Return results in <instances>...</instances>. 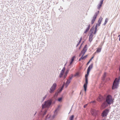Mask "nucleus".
I'll list each match as a JSON object with an SVG mask.
<instances>
[{
	"label": "nucleus",
	"instance_id": "1",
	"mask_svg": "<svg viewBox=\"0 0 120 120\" xmlns=\"http://www.w3.org/2000/svg\"><path fill=\"white\" fill-rule=\"evenodd\" d=\"M56 100L51 101H46L44 102L41 105L42 108L41 110L38 114L39 120H50L51 116L49 114L46 116L45 118H43L44 116L46 114L48 108L51 105L52 102L55 104Z\"/></svg>",
	"mask_w": 120,
	"mask_h": 120
},
{
	"label": "nucleus",
	"instance_id": "2",
	"mask_svg": "<svg viewBox=\"0 0 120 120\" xmlns=\"http://www.w3.org/2000/svg\"><path fill=\"white\" fill-rule=\"evenodd\" d=\"M114 99L110 94H108L104 98H103L100 101L101 103V107L102 109L106 108L108 106L113 104Z\"/></svg>",
	"mask_w": 120,
	"mask_h": 120
},
{
	"label": "nucleus",
	"instance_id": "3",
	"mask_svg": "<svg viewBox=\"0 0 120 120\" xmlns=\"http://www.w3.org/2000/svg\"><path fill=\"white\" fill-rule=\"evenodd\" d=\"M120 80V75L118 78H116L114 81L112 86V89L113 90L117 89L119 84Z\"/></svg>",
	"mask_w": 120,
	"mask_h": 120
},
{
	"label": "nucleus",
	"instance_id": "4",
	"mask_svg": "<svg viewBox=\"0 0 120 120\" xmlns=\"http://www.w3.org/2000/svg\"><path fill=\"white\" fill-rule=\"evenodd\" d=\"M73 76V74H71L70 76L69 77V79H67L66 82V84L65 85V87L66 88L70 83L71 82V80L72 79Z\"/></svg>",
	"mask_w": 120,
	"mask_h": 120
},
{
	"label": "nucleus",
	"instance_id": "5",
	"mask_svg": "<svg viewBox=\"0 0 120 120\" xmlns=\"http://www.w3.org/2000/svg\"><path fill=\"white\" fill-rule=\"evenodd\" d=\"M99 12V11H98L97 12H96L94 15L93 19L91 20V23L92 24H93L95 22Z\"/></svg>",
	"mask_w": 120,
	"mask_h": 120
},
{
	"label": "nucleus",
	"instance_id": "6",
	"mask_svg": "<svg viewBox=\"0 0 120 120\" xmlns=\"http://www.w3.org/2000/svg\"><path fill=\"white\" fill-rule=\"evenodd\" d=\"M109 110L106 109L103 110L101 113V116L102 117H106L108 113L109 112Z\"/></svg>",
	"mask_w": 120,
	"mask_h": 120
},
{
	"label": "nucleus",
	"instance_id": "7",
	"mask_svg": "<svg viewBox=\"0 0 120 120\" xmlns=\"http://www.w3.org/2000/svg\"><path fill=\"white\" fill-rule=\"evenodd\" d=\"M57 85L55 83H53L51 87L50 88L49 92L50 93H52L56 89Z\"/></svg>",
	"mask_w": 120,
	"mask_h": 120
},
{
	"label": "nucleus",
	"instance_id": "8",
	"mask_svg": "<svg viewBox=\"0 0 120 120\" xmlns=\"http://www.w3.org/2000/svg\"><path fill=\"white\" fill-rule=\"evenodd\" d=\"M87 45H86L83 47V49L81 52V53H82V56H84L85 53L87 51Z\"/></svg>",
	"mask_w": 120,
	"mask_h": 120
},
{
	"label": "nucleus",
	"instance_id": "9",
	"mask_svg": "<svg viewBox=\"0 0 120 120\" xmlns=\"http://www.w3.org/2000/svg\"><path fill=\"white\" fill-rule=\"evenodd\" d=\"M70 70V68H68V69L65 72L62 76L63 78V79H65L67 77L68 74V73L69 71Z\"/></svg>",
	"mask_w": 120,
	"mask_h": 120
},
{
	"label": "nucleus",
	"instance_id": "10",
	"mask_svg": "<svg viewBox=\"0 0 120 120\" xmlns=\"http://www.w3.org/2000/svg\"><path fill=\"white\" fill-rule=\"evenodd\" d=\"M65 67H64L63 68V69L61 70V72L60 74V75H59V77L60 78H62V76L64 74V72L65 70Z\"/></svg>",
	"mask_w": 120,
	"mask_h": 120
},
{
	"label": "nucleus",
	"instance_id": "11",
	"mask_svg": "<svg viewBox=\"0 0 120 120\" xmlns=\"http://www.w3.org/2000/svg\"><path fill=\"white\" fill-rule=\"evenodd\" d=\"M93 67V64H90L89 66L88 67L87 71V72H90L91 69Z\"/></svg>",
	"mask_w": 120,
	"mask_h": 120
},
{
	"label": "nucleus",
	"instance_id": "12",
	"mask_svg": "<svg viewBox=\"0 0 120 120\" xmlns=\"http://www.w3.org/2000/svg\"><path fill=\"white\" fill-rule=\"evenodd\" d=\"M93 34H92V33H90L89 37V41L91 42L93 40Z\"/></svg>",
	"mask_w": 120,
	"mask_h": 120
},
{
	"label": "nucleus",
	"instance_id": "13",
	"mask_svg": "<svg viewBox=\"0 0 120 120\" xmlns=\"http://www.w3.org/2000/svg\"><path fill=\"white\" fill-rule=\"evenodd\" d=\"M90 24H89L88 25V27H87L85 30L84 31V33L85 34L87 32L90 30Z\"/></svg>",
	"mask_w": 120,
	"mask_h": 120
},
{
	"label": "nucleus",
	"instance_id": "14",
	"mask_svg": "<svg viewBox=\"0 0 120 120\" xmlns=\"http://www.w3.org/2000/svg\"><path fill=\"white\" fill-rule=\"evenodd\" d=\"M60 105H58L57 107L55 109L54 112L55 113H57L58 112L59 110L60 109Z\"/></svg>",
	"mask_w": 120,
	"mask_h": 120
},
{
	"label": "nucleus",
	"instance_id": "15",
	"mask_svg": "<svg viewBox=\"0 0 120 120\" xmlns=\"http://www.w3.org/2000/svg\"><path fill=\"white\" fill-rule=\"evenodd\" d=\"M94 25L90 29L89 32H91V33H92V34H93V32L94 31Z\"/></svg>",
	"mask_w": 120,
	"mask_h": 120
},
{
	"label": "nucleus",
	"instance_id": "16",
	"mask_svg": "<svg viewBox=\"0 0 120 120\" xmlns=\"http://www.w3.org/2000/svg\"><path fill=\"white\" fill-rule=\"evenodd\" d=\"M82 37H81L80 38V39L79 41V42L76 45V47H77L79 45V44H80L81 40H82Z\"/></svg>",
	"mask_w": 120,
	"mask_h": 120
},
{
	"label": "nucleus",
	"instance_id": "17",
	"mask_svg": "<svg viewBox=\"0 0 120 120\" xmlns=\"http://www.w3.org/2000/svg\"><path fill=\"white\" fill-rule=\"evenodd\" d=\"M75 58V56H73L71 59L70 60V63H72L73 61H74V59Z\"/></svg>",
	"mask_w": 120,
	"mask_h": 120
},
{
	"label": "nucleus",
	"instance_id": "18",
	"mask_svg": "<svg viewBox=\"0 0 120 120\" xmlns=\"http://www.w3.org/2000/svg\"><path fill=\"white\" fill-rule=\"evenodd\" d=\"M85 83H84L83 85L87 86V85L88 83V78H85Z\"/></svg>",
	"mask_w": 120,
	"mask_h": 120
},
{
	"label": "nucleus",
	"instance_id": "19",
	"mask_svg": "<svg viewBox=\"0 0 120 120\" xmlns=\"http://www.w3.org/2000/svg\"><path fill=\"white\" fill-rule=\"evenodd\" d=\"M101 47L97 48V50L96 51V52H97V53H98L100 52L101 51Z\"/></svg>",
	"mask_w": 120,
	"mask_h": 120
},
{
	"label": "nucleus",
	"instance_id": "20",
	"mask_svg": "<svg viewBox=\"0 0 120 120\" xmlns=\"http://www.w3.org/2000/svg\"><path fill=\"white\" fill-rule=\"evenodd\" d=\"M108 19L106 18L105 19L104 23L102 25H104V26L105 25H106V23H107V22H108Z\"/></svg>",
	"mask_w": 120,
	"mask_h": 120
},
{
	"label": "nucleus",
	"instance_id": "21",
	"mask_svg": "<svg viewBox=\"0 0 120 120\" xmlns=\"http://www.w3.org/2000/svg\"><path fill=\"white\" fill-rule=\"evenodd\" d=\"M94 56H92L91 57V58L89 60V61L87 62L86 64L87 65H88L90 63V62L94 58Z\"/></svg>",
	"mask_w": 120,
	"mask_h": 120
},
{
	"label": "nucleus",
	"instance_id": "22",
	"mask_svg": "<svg viewBox=\"0 0 120 120\" xmlns=\"http://www.w3.org/2000/svg\"><path fill=\"white\" fill-rule=\"evenodd\" d=\"M80 76V72H77L75 75V76H77L78 77H79Z\"/></svg>",
	"mask_w": 120,
	"mask_h": 120
},
{
	"label": "nucleus",
	"instance_id": "23",
	"mask_svg": "<svg viewBox=\"0 0 120 120\" xmlns=\"http://www.w3.org/2000/svg\"><path fill=\"white\" fill-rule=\"evenodd\" d=\"M63 96H62L61 97H60V98H59L58 99V101L60 102H61L63 99Z\"/></svg>",
	"mask_w": 120,
	"mask_h": 120
},
{
	"label": "nucleus",
	"instance_id": "24",
	"mask_svg": "<svg viewBox=\"0 0 120 120\" xmlns=\"http://www.w3.org/2000/svg\"><path fill=\"white\" fill-rule=\"evenodd\" d=\"M74 118V115H72L70 116L69 117V120H73Z\"/></svg>",
	"mask_w": 120,
	"mask_h": 120
},
{
	"label": "nucleus",
	"instance_id": "25",
	"mask_svg": "<svg viewBox=\"0 0 120 120\" xmlns=\"http://www.w3.org/2000/svg\"><path fill=\"white\" fill-rule=\"evenodd\" d=\"M102 19V18H101L100 17L99 19L98 20V23H101Z\"/></svg>",
	"mask_w": 120,
	"mask_h": 120
},
{
	"label": "nucleus",
	"instance_id": "26",
	"mask_svg": "<svg viewBox=\"0 0 120 120\" xmlns=\"http://www.w3.org/2000/svg\"><path fill=\"white\" fill-rule=\"evenodd\" d=\"M84 41H83L82 42V43L80 44V46L79 47V50H80L81 48L82 47V45L83 44V43L84 42Z\"/></svg>",
	"mask_w": 120,
	"mask_h": 120
},
{
	"label": "nucleus",
	"instance_id": "27",
	"mask_svg": "<svg viewBox=\"0 0 120 120\" xmlns=\"http://www.w3.org/2000/svg\"><path fill=\"white\" fill-rule=\"evenodd\" d=\"M47 96V95H45V96L43 98V99L42 100H41V102L42 103L43 102L44 100H45V98Z\"/></svg>",
	"mask_w": 120,
	"mask_h": 120
},
{
	"label": "nucleus",
	"instance_id": "28",
	"mask_svg": "<svg viewBox=\"0 0 120 120\" xmlns=\"http://www.w3.org/2000/svg\"><path fill=\"white\" fill-rule=\"evenodd\" d=\"M89 73L90 72H89V73L88 72V73L87 72V74H86L85 75V78H88V76L89 75Z\"/></svg>",
	"mask_w": 120,
	"mask_h": 120
},
{
	"label": "nucleus",
	"instance_id": "29",
	"mask_svg": "<svg viewBox=\"0 0 120 120\" xmlns=\"http://www.w3.org/2000/svg\"><path fill=\"white\" fill-rule=\"evenodd\" d=\"M102 5L101 4H99L98 5L97 8L98 9H100L102 6Z\"/></svg>",
	"mask_w": 120,
	"mask_h": 120
},
{
	"label": "nucleus",
	"instance_id": "30",
	"mask_svg": "<svg viewBox=\"0 0 120 120\" xmlns=\"http://www.w3.org/2000/svg\"><path fill=\"white\" fill-rule=\"evenodd\" d=\"M87 86L83 85V87H84V91L85 92H86V91Z\"/></svg>",
	"mask_w": 120,
	"mask_h": 120
},
{
	"label": "nucleus",
	"instance_id": "31",
	"mask_svg": "<svg viewBox=\"0 0 120 120\" xmlns=\"http://www.w3.org/2000/svg\"><path fill=\"white\" fill-rule=\"evenodd\" d=\"M88 56V55L87 54V55H86L84 56H82L83 59V60H84L86 58V57Z\"/></svg>",
	"mask_w": 120,
	"mask_h": 120
},
{
	"label": "nucleus",
	"instance_id": "32",
	"mask_svg": "<svg viewBox=\"0 0 120 120\" xmlns=\"http://www.w3.org/2000/svg\"><path fill=\"white\" fill-rule=\"evenodd\" d=\"M57 113H54V114L53 115V116H52V119H53L55 117V116H56Z\"/></svg>",
	"mask_w": 120,
	"mask_h": 120
},
{
	"label": "nucleus",
	"instance_id": "33",
	"mask_svg": "<svg viewBox=\"0 0 120 120\" xmlns=\"http://www.w3.org/2000/svg\"><path fill=\"white\" fill-rule=\"evenodd\" d=\"M72 63L71 64L70 63V62L69 64V65H68V68H70V69L71 68V66L72 64Z\"/></svg>",
	"mask_w": 120,
	"mask_h": 120
},
{
	"label": "nucleus",
	"instance_id": "34",
	"mask_svg": "<svg viewBox=\"0 0 120 120\" xmlns=\"http://www.w3.org/2000/svg\"><path fill=\"white\" fill-rule=\"evenodd\" d=\"M97 31V29H94V33L93 32V34H95L96 33Z\"/></svg>",
	"mask_w": 120,
	"mask_h": 120
},
{
	"label": "nucleus",
	"instance_id": "35",
	"mask_svg": "<svg viewBox=\"0 0 120 120\" xmlns=\"http://www.w3.org/2000/svg\"><path fill=\"white\" fill-rule=\"evenodd\" d=\"M104 0H101L100 2V3L99 4H101L102 5V4L103 3V1Z\"/></svg>",
	"mask_w": 120,
	"mask_h": 120
},
{
	"label": "nucleus",
	"instance_id": "36",
	"mask_svg": "<svg viewBox=\"0 0 120 120\" xmlns=\"http://www.w3.org/2000/svg\"><path fill=\"white\" fill-rule=\"evenodd\" d=\"M105 75L104 76V79H103V80H104V81L106 80V76H105V75H106V74L105 73Z\"/></svg>",
	"mask_w": 120,
	"mask_h": 120
},
{
	"label": "nucleus",
	"instance_id": "37",
	"mask_svg": "<svg viewBox=\"0 0 120 120\" xmlns=\"http://www.w3.org/2000/svg\"><path fill=\"white\" fill-rule=\"evenodd\" d=\"M63 88H61L59 90V92L60 93L63 90Z\"/></svg>",
	"mask_w": 120,
	"mask_h": 120
},
{
	"label": "nucleus",
	"instance_id": "38",
	"mask_svg": "<svg viewBox=\"0 0 120 120\" xmlns=\"http://www.w3.org/2000/svg\"><path fill=\"white\" fill-rule=\"evenodd\" d=\"M81 60H83V59L82 58V56L79 59V61H80Z\"/></svg>",
	"mask_w": 120,
	"mask_h": 120
},
{
	"label": "nucleus",
	"instance_id": "39",
	"mask_svg": "<svg viewBox=\"0 0 120 120\" xmlns=\"http://www.w3.org/2000/svg\"><path fill=\"white\" fill-rule=\"evenodd\" d=\"M82 55V53H81L80 52V53L79 54V57H80Z\"/></svg>",
	"mask_w": 120,
	"mask_h": 120
},
{
	"label": "nucleus",
	"instance_id": "40",
	"mask_svg": "<svg viewBox=\"0 0 120 120\" xmlns=\"http://www.w3.org/2000/svg\"><path fill=\"white\" fill-rule=\"evenodd\" d=\"M97 25H95V29H97Z\"/></svg>",
	"mask_w": 120,
	"mask_h": 120
},
{
	"label": "nucleus",
	"instance_id": "41",
	"mask_svg": "<svg viewBox=\"0 0 120 120\" xmlns=\"http://www.w3.org/2000/svg\"><path fill=\"white\" fill-rule=\"evenodd\" d=\"M64 85H62V86L61 88H63H63L64 87Z\"/></svg>",
	"mask_w": 120,
	"mask_h": 120
},
{
	"label": "nucleus",
	"instance_id": "42",
	"mask_svg": "<svg viewBox=\"0 0 120 120\" xmlns=\"http://www.w3.org/2000/svg\"><path fill=\"white\" fill-rule=\"evenodd\" d=\"M36 113H37V111H36V112H35V114L34 115V116H34L36 115Z\"/></svg>",
	"mask_w": 120,
	"mask_h": 120
},
{
	"label": "nucleus",
	"instance_id": "43",
	"mask_svg": "<svg viewBox=\"0 0 120 120\" xmlns=\"http://www.w3.org/2000/svg\"><path fill=\"white\" fill-rule=\"evenodd\" d=\"M98 26H100V24H101V23H98Z\"/></svg>",
	"mask_w": 120,
	"mask_h": 120
},
{
	"label": "nucleus",
	"instance_id": "44",
	"mask_svg": "<svg viewBox=\"0 0 120 120\" xmlns=\"http://www.w3.org/2000/svg\"><path fill=\"white\" fill-rule=\"evenodd\" d=\"M87 105H85L84 106V107L85 108L86 107V106Z\"/></svg>",
	"mask_w": 120,
	"mask_h": 120
},
{
	"label": "nucleus",
	"instance_id": "45",
	"mask_svg": "<svg viewBox=\"0 0 120 120\" xmlns=\"http://www.w3.org/2000/svg\"><path fill=\"white\" fill-rule=\"evenodd\" d=\"M97 53V52H96V51L95 52L94 54V55H95L96 53Z\"/></svg>",
	"mask_w": 120,
	"mask_h": 120
},
{
	"label": "nucleus",
	"instance_id": "46",
	"mask_svg": "<svg viewBox=\"0 0 120 120\" xmlns=\"http://www.w3.org/2000/svg\"><path fill=\"white\" fill-rule=\"evenodd\" d=\"M67 62L65 64H64V67L65 66H66V64H67Z\"/></svg>",
	"mask_w": 120,
	"mask_h": 120
},
{
	"label": "nucleus",
	"instance_id": "47",
	"mask_svg": "<svg viewBox=\"0 0 120 120\" xmlns=\"http://www.w3.org/2000/svg\"><path fill=\"white\" fill-rule=\"evenodd\" d=\"M71 109H71V110H70V112H69V113H70V112L71 111Z\"/></svg>",
	"mask_w": 120,
	"mask_h": 120
},
{
	"label": "nucleus",
	"instance_id": "48",
	"mask_svg": "<svg viewBox=\"0 0 120 120\" xmlns=\"http://www.w3.org/2000/svg\"><path fill=\"white\" fill-rule=\"evenodd\" d=\"M96 25H97V26H98V23H96Z\"/></svg>",
	"mask_w": 120,
	"mask_h": 120
},
{
	"label": "nucleus",
	"instance_id": "49",
	"mask_svg": "<svg viewBox=\"0 0 120 120\" xmlns=\"http://www.w3.org/2000/svg\"><path fill=\"white\" fill-rule=\"evenodd\" d=\"M120 37L119 38V41H120V37Z\"/></svg>",
	"mask_w": 120,
	"mask_h": 120
},
{
	"label": "nucleus",
	"instance_id": "50",
	"mask_svg": "<svg viewBox=\"0 0 120 120\" xmlns=\"http://www.w3.org/2000/svg\"><path fill=\"white\" fill-rule=\"evenodd\" d=\"M110 78H109L108 79V80H110Z\"/></svg>",
	"mask_w": 120,
	"mask_h": 120
},
{
	"label": "nucleus",
	"instance_id": "51",
	"mask_svg": "<svg viewBox=\"0 0 120 120\" xmlns=\"http://www.w3.org/2000/svg\"><path fill=\"white\" fill-rule=\"evenodd\" d=\"M118 37H120V34L119 35V36H118Z\"/></svg>",
	"mask_w": 120,
	"mask_h": 120
},
{
	"label": "nucleus",
	"instance_id": "52",
	"mask_svg": "<svg viewBox=\"0 0 120 120\" xmlns=\"http://www.w3.org/2000/svg\"><path fill=\"white\" fill-rule=\"evenodd\" d=\"M81 92H80V94H81Z\"/></svg>",
	"mask_w": 120,
	"mask_h": 120
}]
</instances>
